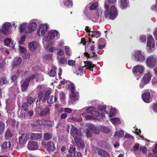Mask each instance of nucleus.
I'll list each match as a JSON object with an SVG mask.
<instances>
[{
	"mask_svg": "<svg viewBox=\"0 0 157 157\" xmlns=\"http://www.w3.org/2000/svg\"><path fill=\"white\" fill-rule=\"evenodd\" d=\"M89 35L91 36V37L97 38L98 37V31H92L89 33Z\"/></svg>",
	"mask_w": 157,
	"mask_h": 157,
	"instance_id": "c03bdc74",
	"label": "nucleus"
},
{
	"mask_svg": "<svg viewBox=\"0 0 157 157\" xmlns=\"http://www.w3.org/2000/svg\"><path fill=\"white\" fill-rule=\"evenodd\" d=\"M98 5L97 2L94 3H93L90 7V9L91 10H93L96 9Z\"/></svg>",
	"mask_w": 157,
	"mask_h": 157,
	"instance_id": "5fc2aeb1",
	"label": "nucleus"
},
{
	"mask_svg": "<svg viewBox=\"0 0 157 157\" xmlns=\"http://www.w3.org/2000/svg\"><path fill=\"white\" fill-rule=\"evenodd\" d=\"M65 5L68 7H71L72 6V2L71 0H63Z\"/></svg>",
	"mask_w": 157,
	"mask_h": 157,
	"instance_id": "f704fd0d",
	"label": "nucleus"
},
{
	"mask_svg": "<svg viewBox=\"0 0 157 157\" xmlns=\"http://www.w3.org/2000/svg\"><path fill=\"white\" fill-rule=\"evenodd\" d=\"M49 112V109L48 107L45 108L43 109L40 113L41 116H45L48 115Z\"/></svg>",
	"mask_w": 157,
	"mask_h": 157,
	"instance_id": "c85d7f7f",
	"label": "nucleus"
},
{
	"mask_svg": "<svg viewBox=\"0 0 157 157\" xmlns=\"http://www.w3.org/2000/svg\"><path fill=\"white\" fill-rule=\"evenodd\" d=\"M75 150V147H73L72 145H71L70 147L69 151L70 153H73Z\"/></svg>",
	"mask_w": 157,
	"mask_h": 157,
	"instance_id": "13d9d810",
	"label": "nucleus"
},
{
	"mask_svg": "<svg viewBox=\"0 0 157 157\" xmlns=\"http://www.w3.org/2000/svg\"><path fill=\"white\" fill-rule=\"evenodd\" d=\"M22 107L25 111H27L28 110L29 105L26 102H24L22 105Z\"/></svg>",
	"mask_w": 157,
	"mask_h": 157,
	"instance_id": "864d4df0",
	"label": "nucleus"
},
{
	"mask_svg": "<svg viewBox=\"0 0 157 157\" xmlns=\"http://www.w3.org/2000/svg\"><path fill=\"white\" fill-rule=\"evenodd\" d=\"M27 25V24L26 23H24L20 25L19 29L21 33H29V32H27L29 30Z\"/></svg>",
	"mask_w": 157,
	"mask_h": 157,
	"instance_id": "6ab92c4d",
	"label": "nucleus"
},
{
	"mask_svg": "<svg viewBox=\"0 0 157 157\" xmlns=\"http://www.w3.org/2000/svg\"><path fill=\"white\" fill-rule=\"evenodd\" d=\"M68 88L69 89L71 90V93L74 92L75 88L74 87V85L73 84L71 83L68 86Z\"/></svg>",
	"mask_w": 157,
	"mask_h": 157,
	"instance_id": "603ef678",
	"label": "nucleus"
},
{
	"mask_svg": "<svg viewBox=\"0 0 157 157\" xmlns=\"http://www.w3.org/2000/svg\"><path fill=\"white\" fill-rule=\"evenodd\" d=\"M75 157H82V155L80 152L75 151L74 153Z\"/></svg>",
	"mask_w": 157,
	"mask_h": 157,
	"instance_id": "e2e57ef3",
	"label": "nucleus"
},
{
	"mask_svg": "<svg viewBox=\"0 0 157 157\" xmlns=\"http://www.w3.org/2000/svg\"><path fill=\"white\" fill-rule=\"evenodd\" d=\"M141 151L143 154L147 152V149L145 147L140 146V151Z\"/></svg>",
	"mask_w": 157,
	"mask_h": 157,
	"instance_id": "3c124183",
	"label": "nucleus"
},
{
	"mask_svg": "<svg viewBox=\"0 0 157 157\" xmlns=\"http://www.w3.org/2000/svg\"><path fill=\"white\" fill-rule=\"evenodd\" d=\"M39 43L35 42H30L29 44V48L32 52L35 51L39 47Z\"/></svg>",
	"mask_w": 157,
	"mask_h": 157,
	"instance_id": "dca6fc26",
	"label": "nucleus"
},
{
	"mask_svg": "<svg viewBox=\"0 0 157 157\" xmlns=\"http://www.w3.org/2000/svg\"><path fill=\"white\" fill-rule=\"evenodd\" d=\"M56 67L55 66L52 67V69L51 70L50 72L49 73V75L51 76H54L56 74Z\"/></svg>",
	"mask_w": 157,
	"mask_h": 157,
	"instance_id": "c9c22d12",
	"label": "nucleus"
},
{
	"mask_svg": "<svg viewBox=\"0 0 157 157\" xmlns=\"http://www.w3.org/2000/svg\"><path fill=\"white\" fill-rule=\"evenodd\" d=\"M6 136L8 138H9L12 136V134L10 132L9 130H7L6 133Z\"/></svg>",
	"mask_w": 157,
	"mask_h": 157,
	"instance_id": "69168bd1",
	"label": "nucleus"
},
{
	"mask_svg": "<svg viewBox=\"0 0 157 157\" xmlns=\"http://www.w3.org/2000/svg\"><path fill=\"white\" fill-rule=\"evenodd\" d=\"M116 114V111L114 109L112 108L109 112V117H112L113 116H115Z\"/></svg>",
	"mask_w": 157,
	"mask_h": 157,
	"instance_id": "79ce46f5",
	"label": "nucleus"
},
{
	"mask_svg": "<svg viewBox=\"0 0 157 157\" xmlns=\"http://www.w3.org/2000/svg\"><path fill=\"white\" fill-rule=\"evenodd\" d=\"M99 116L103 120H104L105 117V114L103 113H100L99 112Z\"/></svg>",
	"mask_w": 157,
	"mask_h": 157,
	"instance_id": "338daca9",
	"label": "nucleus"
},
{
	"mask_svg": "<svg viewBox=\"0 0 157 157\" xmlns=\"http://www.w3.org/2000/svg\"><path fill=\"white\" fill-rule=\"evenodd\" d=\"M86 112L89 113L95 116L96 117H94L93 116L88 115L85 117L86 119L90 120L92 119H94V120L98 119V112L96 109L93 107H90L87 109Z\"/></svg>",
	"mask_w": 157,
	"mask_h": 157,
	"instance_id": "7ed1b4c3",
	"label": "nucleus"
},
{
	"mask_svg": "<svg viewBox=\"0 0 157 157\" xmlns=\"http://www.w3.org/2000/svg\"><path fill=\"white\" fill-rule=\"evenodd\" d=\"M37 25L36 23L34 22H30L29 23L28 28L29 30L27 32L30 33L33 31H34L37 28Z\"/></svg>",
	"mask_w": 157,
	"mask_h": 157,
	"instance_id": "4468645a",
	"label": "nucleus"
},
{
	"mask_svg": "<svg viewBox=\"0 0 157 157\" xmlns=\"http://www.w3.org/2000/svg\"><path fill=\"white\" fill-rule=\"evenodd\" d=\"M76 62L72 59L68 60L67 62V64L70 66H74Z\"/></svg>",
	"mask_w": 157,
	"mask_h": 157,
	"instance_id": "09e8293b",
	"label": "nucleus"
},
{
	"mask_svg": "<svg viewBox=\"0 0 157 157\" xmlns=\"http://www.w3.org/2000/svg\"><path fill=\"white\" fill-rule=\"evenodd\" d=\"M152 109L155 112L157 113V103L153 105Z\"/></svg>",
	"mask_w": 157,
	"mask_h": 157,
	"instance_id": "774afa93",
	"label": "nucleus"
},
{
	"mask_svg": "<svg viewBox=\"0 0 157 157\" xmlns=\"http://www.w3.org/2000/svg\"><path fill=\"white\" fill-rule=\"evenodd\" d=\"M18 116L20 118H21L22 120L25 119L26 116L25 113L21 110L20 113V114H18Z\"/></svg>",
	"mask_w": 157,
	"mask_h": 157,
	"instance_id": "a18cd8bd",
	"label": "nucleus"
},
{
	"mask_svg": "<svg viewBox=\"0 0 157 157\" xmlns=\"http://www.w3.org/2000/svg\"><path fill=\"white\" fill-rule=\"evenodd\" d=\"M52 137V135L48 133H45L44 135V139L45 140L51 139Z\"/></svg>",
	"mask_w": 157,
	"mask_h": 157,
	"instance_id": "58836bf2",
	"label": "nucleus"
},
{
	"mask_svg": "<svg viewBox=\"0 0 157 157\" xmlns=\"http://www.w3.org/2000/svg\"><path fill=\"white\" fill-rule=\"evenodd\" d=\"M100 129L102 132L106 133H108L110 132V129L105 126H101Z\"/></svg>",
	"mask_w": 157,
	"mask_h": 157,
	"instance_id": "72a5a7b5",
	"label": "nucleus"
},
{
	"mask_svg": "<svg viewBox=\"0 0 157 157\" xmlns=\"http://www.w3.org/2000/svg\"><path fill=\"white\" fill-rule=\"evenodd\" d=\"M133 57L135 60L137 61H143L145 59L144 54L142 53L140 51H139L135 52Z\"/></svg>",
	"mask_w": 157,
	"mask_h": 157,
	"instance_id": "0eeeda50",
	"label": "nucleus"
},
{
	"mask_svg": "<svg viewBox=\"0 0 157 157\" xmlns=\"http://www.w3.org/2000/svg\"><path fill=\"white\" fill-rule=\"evenodd\" d=\"M38 77V75H30L28 78L26 79H28L29 81L31 80H32L34 79L35 78H37Z\"/></svg>",
	"mask_w": 157,
	"mask_h": 157,
	"instance_id": "680f3d73",
	"label": "nucleus"
},
{
	"mask_svg": "<svg viewBox=\"0 0 157 157\" xmlns=\"http://www.w3.org/2000/svg\"><path fill=\"white\" fill-rule=\"evenodd\" d=\"M5 45L7 47H11L13 49L14 48L16 43L10 38H6L4 41Z\"/></svg>",
	"mask_w": 157,
	"mask_h": 157,
	"instance_id": "ddd939ff",
	"label": "nucleus"
},
{
	"mask_svg": "<svg viewBox=\"0 0 157 157\" xmlns=\"http://www.w3.org/2000/svg\"><path fill=\"white\" fill-rule=\"evenodd\" d=\"M39 122L41 124H43L44 125H47L49 127H52L54 124L53 121L44 120H40Z\"/></svg>",
	"mask_w": 157,
	"mask_h": 157,
	"instance_id": "aec40b11",
	"label": "nucleus"
},
{
	"mask_svg": "<svg viewBox=\"0 0 157 157\" xmlns=\"http://www.w3.org/2000/svg\"><path fill=\"white\" fill-rule=\"evenodd\" d=\"M28 103L30 105L32 104L33 102V98L31 97H28L27 98Z\"/></svg>",
	"mask_w": 157,
	"mask_h": 157,
	"instance_id": "6e6d98bb",
	"label": "nucleus"
},
{
	"mask_svg": "<svg viewBox=\"0 0 157 157\" xmlns=\"http://www.w3.org/2000/svg\"><path fill=\"white\" fill-rule=\"evenodd\" d=\"M86 126L93 133L97 134V129L95 127L90 124H87Z\"/></svg>",
	"mask_w": 157,
	"mask_h": 157,
	"instance_id": "bb28decb",
	"label": "nucleus"
},
{
	"mask_svg": "<svg viewBox=\"0 0 157 157\" xmlns=\"http://www.w3.org/2000/svg\"><path fill=\"white\" fill-rule=\"evenodd\" d=\"M57 100L56 97H54L53 96H50L47 99V102L49 104H52L56 102Z\"/></svg>",
	"mask_w": 157,
	"mask_h": 157,
	"instance_id": "a878e982",
	"label": "nucleus"
},
{
	"mask_svg": "<svg viewBox=\"0 0 157 157\" xmlns=\"http://www.w3.org/2000/svg\"><path fill=\"white\" fill-rule=\"evenodd\" d=\"M31 139L34 140H36L39 139L42 137V135L39 133H31L30 134Z\"/></svg>",
	"mask_w": 157,
	"mask_h": 157,
	"instance_id": "5701e85b",
	"label": "nucleus"
},
{
	"mask_svg": "<svg viewBox=\"0 0 157 157\" xmlns=\"http://www.w3.org/2000/svg\"><path fill=\"white\" fill-rule=\"evenodd\" d=\"M25 36H23L21 37L20 40L19 41V44H22L25 41Z\"/></svg>",
	"mask_w": 157,
	"mask_h": 157,
	"instance_id": "0e129e2a",
	"label": "nucleus"
},
{
	"mask_svg": "<svg viewBox=\"0 0 157 157\" xmlns=\"http://www.w3.org/2000/svg\"><path fill=\"white\" fill-rule=\"evenodd\" d=\"M99 155L102 157H110V155L105 150L99 149Z\"/></svg>",
	"mask_w": 157,
	"mask_h": 157,
	"instance_id": "393cba45",
	"label": "nucleus"
},
{
	"mask_svg": "<svg viewBox=\"0 0 157 157\" xmlns=\"http://www.w3.org/2000/svg\"><path fill=\"white\" fill-rule=\"evenodd\" d=\"M7 82V80L6 77H3L0 79V86H2Z\"/></svg>",
	"mask_w": 157,
	"mask_h": 157,
	"instance_id": "49530a36",
	"label": "nucleus"
},
{
	"mask_svg": "<svg viewBox=\"0 0 157 157\" xmlns=\"http://www.w3.org/2000/svg\"><path fill=\"white\" fill-rule=\"evenodd\" d=\"M29 80L26 79L23 82L21 86V90L22 91H25L26 90L29 84Z\"/></svg>",
	"mask_w": 157,
	"mask_h": 157,
	"instance_id": "4be33fe9",
	"label": "nucleus"
},
{
	"mask_svg": "<svg viewBox=\"0 0 157 157\" xmlns=\"http://www.w3.org/2000/svg\"><path fill=\"white\" fill-rule=\"evenodd\" d=\"M70 134L74 138L76 144L79 147L83 148L85 144L81 139L82 135L81 132L75 127L71 126Z\"/></svg>",
	"mask_w": 157,
	"mask_h": 157,
	"instance_id": "f257e3e1",
	"label": "nucleus"
},
{
	"mask_svg": "<svg viewBox=\"0 0 157 157\" xmlns=\"http://www.w3.org/2000/svg\"><path fill=\"white\" fill-rule=\"evenodd\" d=\"M45 147L48 150L51 151H54L55 149V147L53 143L51 141H48L47 144L45 145Z\"/></svg>",
	"mask_w": 157,
	"mask_h": 157,
	"instance_id": "a211bd4d",
	"label": "nucleus"
},
{
	"mask_svg": "<svg viewBox=\"0 0 157 157\" xmlns=\"http://www.w3.org/2000/svg\"><path fill=\"white\" fill-rule=\"evenodd\" d=\"M144 67L139 65H137L133 69V72L135 75H142L144 69Z\"/></svg>",
	"mask_w": 157,
	"mask_h": 157,
	"instance_id": "9d476101",
	"label": "nucleus"
},
{
	"mask_svg": "<svg viewBox=\"0 0 157 157\" xmlns=\"http://www.w3.org/2000/svg\"><path fill=\"white\" fill-rule=\"evenodd\" d=\"M62 109L63 112L67 113H71L72 111V109L70 108H62Z\"/></svg>",
	"mask_w": 157,
	"mask_h": 157,
	"instance_id": "de8ad7c7",
	"label": "nucleus"
},
{
	"mask_svg": "<svg viewBox=\"0 0 157 157\" xmlns=\"http://www.w3.org/2000/svg\"><path fill=\"white\" fill-rule=\"evenodd\" d=\"M105 9L106 10L105 11L104 15L105 17L107 18L109 17V18L112 20H113L116 17L117 15V9L114 6H111L110 9L109 13L107 11L109 6L107 5H105Z\"/></svg>",
	"mask_w": 157,
	"mask_h": 157,
	"instance_id": "f03ea898",
	"label": "nucleus"
},
{
	"mask_svg": "<svg viewBox=\"0 0 157 157\" xmlns=\"http://www.w3.org/2000/svg\"><path fill=\"white\" fill-rule=\"evenodd\" d=\"M85 65L84 66L80 67L78 68V71L80 73V75L83 74V71L85 67L87 69H89L90 70L93 71V69L95 67L93 63L90 61H84Z\"/></svg>",
	"mask_w": 157,
	"mask_h": 157,
	"instance_id": "39448f33",
	"label": "nucleus"
},
{
	"mask_svg": "<svg viewBox=\"0 0 157 157\" xmlns=\"http://www.w3.org/2000/svg\"><path fill=\"white\" fill-rule=\"evenodd\" d=\"M139 144H136L134 146L133 150L135 154L138 155L140 154V149H139Z\"/></svg>",
	"mask_w": 157,
	"mask_h": 157,
	"instance_id": "7c9ffc66",
	"label": "nucleus"
},
{
	"mask_svg": "<svg viewBox=\"0 0 157 157\" xmlns=\"http://www.w3.org/2000/svg\"><path fill=\"white\" fill-rule=\"evenodd\" d=\"M151 75L150 73L145 74L143 78V81L145 84L148 83L150 81Z\"/></svg>",
	"mask_w": 157,
	"mask_h": 157,
	"instance_id": "412c9836",
	"label": "nucleus"
},
{
	"mask_svg": "<svg viewBox=\"0 0 157 157\" xmlns=\"http://www.w3.org/2000/svg\"><path fill=\"white\" fill-rule=\"evenodd\" d=\"M78 92L76 93H72L70 95V98L71 99L74 101L78 100Z\"/></svg>",
	"mask_w": 157,
	"mask_h": 157,
	"instance_id": "b1692460",
	"label": "nucleus"
},
{
	"mask_svg": "<svg viewBox=\"0 0 157 157\" xmlns=\"http://www.w3.org/2000/svg\"><path fill=\"white\" fill-rule=\"evenodd\" d=\"M27 137L25 135H22L19 138V141L20 144L23 143L26 141V139Z\"/></svg>",
	"mask_w": 157,
	"mask_h": 157,
	"instance_id": "4c0bfd02",
	"label": "nucleus"
},
{
	"mask_svg": "<svg viewBox=\"0 0 157 157\" xmlns=\"http://www.w3.org/2000/svg\"><path fill=\"white\" fill-rule=\"evenodd\" d=\"M11 144L9 142H4L2 145V147L4 149H7L8 147H10Z\"/></svg>",
	"mask_w": 157,
	"mask_h": 157,
	"instance_id": "37998d69",
	"label": "nucleus"
},
{
	"mask_svg": "<svg viewBox=\"0 0 157 157\" xmlns=\"http://www.w3.org/2000/svg\"><path fill=\"white\" fill-rule=\"evenodd\" d=\"M57 55L60 56H63L64 54L63 51L61 48H57Z\"/></svg>",
	"mask_w": 157,
	"mask_h": 157,
	"instance_id": "8fccbe9b",
	"label": "nucleus"
},
{
	"mask_svg": "<svg viewBox=\"0 0 157 157\" xmlns=\"http://www.w3.org/2000/svg\"><path fill=\"white\" fill-rule=\"evenodd\" d=\"M64 48L65 51L66 55L69 56H71L72 53V51L70 48L67 46H65Z\"/></svg>",
	"mask_w": 157,
	"mask_h": 157,
	"instance_id": "2f4dec72",
	"label": "nucleus"
},
{
	"mask_svg": "<svg viewBox=\"0 0 157 157\" xmlns=\"http://www.w3.org/2000/svg\"><path fill=\"white\" fill-rule=\"evenodd\" d=\"M39 146L38 143L32 140L29 141L28 144V148L30 150H33L37 149Z\"/></svg>",
	"mask_w": 157,
	"mask_h": 157,
	"instance_id": "9b49d317",
	"label": "nucleus"
},
{
	"mask_svg": "<svg viewBox=\"0 0 157 157\" xmlns=\"http://www.w3.org/2000/svg\"><path fill=\"white\" fill-rule=\"evenodd\" d=\"M124 132L123 130H120L116 132L114 135V137H117L119 138H121L123 136Z\"/></svg>",
	"mask_w": 157,
	"mask_h": 157,
	"instance_id": "cd10ccee",
	"label": "nucleus"
},
{
	"mask_svg": "<svg viewBox=\"0 0 157 157\" xmlns=\"http://www.w3.org/2000/svg\"><path fill=\"white\" fill-rule=\"evenodd\" d=\"M57 59L58 60V62L59 63L62 64H64L67 63V59L65 57H62L61 58H59L57 57Z\"/></svg>",
	"mask_w": 157,
	"mask_h": 157,
	"instance_id": "473e14b6",
	"label": "nucleus"
},
{
	"mask_svg": "<svg viewBox=\"0 0 157 157\" xmlns=\"http://www.w3.org/2000/svg\"><path fill=\"white\" fill-rule=\"evenodd\" d=\"M44 58L45 59L51 60L52 59V55L51 54L47 55L44 56Z\"/></svg>",
	"mask_w": 157,
	"mask_h": 157,
	"instance_id": "bf43d9fd",
	"label": "nucleus"
},
{
	"mask_svg": "<svg viewBox=\"0 0 157 157\" xmlns=\"http://www.w3.org/2000/svg\"><path fill=\"white\" fill-rule=\"evenodd\" d=\"M143 101L146 103H149L151 98V94L149 92L144 93L142 95Z\"/></svg>",
	"mask_w": 157,
	"mask_h": 157,
	"instance_id": "f3484780",
	"label": "nucleus"
},
{
	"mask_svg": "<svg viewBox=\"0 0 157 157\" xmlns=\"http://www.w3.org/2000/svg\"><path fill=\"white\" fill-rule=\"evenodd\" d=\"M11 26L10 23H4L3 24V28L0 30V33L2 32L4 34L7 35L8 34V28Z\"/></svg>",
	"mask_w": 157,
	"mask_h": 157,
	"instance_id": "f8f14e48",
	"label": "nucleus"
},
{
	"mask_svg": "<svg viewBox=\"0 0 157 157\" xmlns=\"http://www.w3.org/2000/svg\"><path fill=\"white\" fill-rule=\"evenodd\" d=\"M5 126V124L4 122L0 121V134L3 132L4 130Z\"/></svg>",
	"mask_w": 157,
	"mask_h": 157,
	"instance_id": "a19ab883",
	"label": "nucleus"
},
{
	"mask_svg": "<svg viewBox=\"0 0 157 157\" xmlns=\"http://www.w3.org/2000/svg\"><path fill=\"white\" fill-rule=\"evenodd\" d=\"M157 61V58L154 56H148L146 61V63L148 67L151 68L154 66Z\"/></svg>",
	"mask_w": 157,
	"mask_h": 157,
	"instance_id": "423d86ee",
	"label": "nucleus"
},
{
	"mask_svg": "<svg viewBox=\"0 0 157 157\" xmlns=\"http://www.w3.org/2000/svg\"><path fill=\"white\" fill-rule=\"evenodd\" d=\"M140 39L141 42H145L146 41V36H140Z\"/></svg>",
	"mask_w": 157,
	"mask_h": 157,
	"instance_id": "052dcab7",
	"label": "nucleus"
},
{
	"mask_svg": "<svg viewBox=\"0 0 157 157\" xmlns=\"http://www.w3.org/2000/svg\"><path fill=\"white\" fill-rule=\"evenodd\" d=\"M58 32L56 30L50 31L45 36L44 40L45 42H49L57 36Z\"/></svg>",
	"mask_w": 157,
	"mask_h": 157,
	"instance_id": "20e7f679",
	"label": "nucleus"
},
{
	"mask_svg": "<svg viewBox=\"0 0 157 157\" xmlns=\"http://www.w3.org/2000/svg\"><path fill=\"white\" fill-rule=\"evenodd\" d=\"M51 93V91L49 90H48L46 92H44L43 93V100L44 101H45L48 98V96Z\"/></svg>",
	"mask_w": 157,
	"mask_h": 157,
	"instance_id": "c756f323",
	"label": "nucleus"
},
{
	"mask_svg": "<svg viewBox=\"0 0 157 157\" xmlns=\"http://www.w3.org/2000/svg\"><path fill=\"white\" fill-rule=\"evenodd\" d=\"M110 121L114 124H119L121 123L119 119L117 117L113 118Z\"/></svg>",
	"mask_w": 157,
	"mask_h": 157,
	"instance_id": "ea45409f",
	"label": "nucleus"
},
{
	"mask_svg": "<svg viewBox=\"0 0 157 157\" xmlns=\"http://www.w3.org/2000/svg\"><path fill=\"white\" fill-rule=\"evenodd\" d=\"M147 48L148 51L151 52V49L154 47L155 44L153 39L151 36H149L147 38Z\"/></svg>",
	"mask_w": 157,
	"mask_h": 157,
	"instance_id": "6e6552de",
	"label": "nucleus"
},
{
	"mask_svg": "<svg viewBox=\"0 0 157 157\" xmlns=\"http://www.w3.org/2000/svg\"><path fill=\"white\" fill-rule=\"evenodd\" d=\"M48 26L47 24H43L40 25L37 31L38 35L40 36H44L47 31Z\"/></svg>",
	"mask_w": 157,
	"mask_h": 157,
	"instance_id": "1a4fd4ad",
	"label": "nucleus"
},
{
	"mask_svg": "<svg viewBox=\"0 0 157 157\" xmlns=\"http://www.w3.org/2000/svg\"><path fill=\"white\" fill-rule=\"evenodd\" d=\"M105 106L104 105H100L99 106V110L101 111H103L104 109L105 110V112L106 114H108V112L107 111L105 110Z\"/></svg>",
	"mask_w": 157,
	"mask_h": 157,
	"instance_id": "4d7b16f0",
	"label": "nucleus"
},
{
	"mask_svg": "<svg viewBox=\"0 0 157 157\" xmlns=\"http://www.w3.org/2000/svg\"><path fill=\"white\" fill-rule=\"evenodd\" d=\"M121 6L122 9L125 8L127 6L128 2L127 0H121Z\"/></svg>",
	"mask_w": 157,
	"mask_h": 157,
	"instance_id": "e433bc0d",
	"label": "nucleus"
},
{
	"mask_svg": "<svg viewBox=\"0 0 157 157\" xmlns=\"http://www.w3.org/2000/svg\"><path fill=\"white\" fill-rule=\"evenodd\" d=\"M21 58L18 56L15 57L12 63V66L13 67H16L20 65L22 62Z\"/></svg>",
	"mask_w": 157,
	"mask_h": 157,
	"instance_id": "2eb2a0df",
	"label": "nucleus"
}]
</instances>
